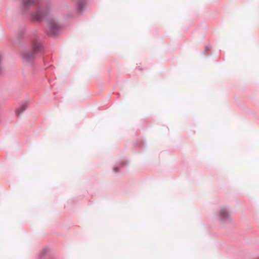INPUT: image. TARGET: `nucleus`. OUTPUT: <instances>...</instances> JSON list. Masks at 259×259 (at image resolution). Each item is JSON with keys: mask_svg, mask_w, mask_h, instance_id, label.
Here are the masks:
<instances>
[{"mask_svg": "<svg viewBox=\"0 0 259 259\" xmlns=\"http://www.w3.org/2000/svg\"><path fill=\"white\" fill-rule=\"evenodd\" d=\"M20 13L25 17H29L34 21L41 22L47 20L48 33L50 36H55L61 30V26L55 20L49 19L51 11V4L47 2L45 5L37 6L36 11L30 12L31 7L36 3H40V0H18Z\"/></svg>", "mask_w": 259, "mask_h": 259, "instance_id": "obj_1", "label": "nucleus"}, {"mask_svg": "<svg viewBox=\"0 0 259 259\" xmlns=\"http://www.w3.org/2000/svg\"><path fill=\"white\" fill-rule=\"evenodd\" d=\"M27 28L24 26H20L18 30V39L19 43L21 40H25L31 46L30 48L22 55L23 62L32 63L35 56L41 57L45 64L46 60L44 56L45 54V46L41 40L38 29H33L29 33L26 34ZM24 49H28L25 47Z\"/></svg>", "mask_w": 259, "mask_h": 259, "instance_id": "obj_2", "label": "nucleus"}, {"mask_svg": "<svg viewBox=\"0 0 259 259\" xmlns=\"http://www.w3.org/2000/svg\"><path fill=\"white\" fill-rule=\"evenodd\" d=\"M218 219L223 225L231 223L232 222L228 206H225L220 208L218 213Z\"/></svg>", "mask_w": 259, "mask_h": 259, "instance_id": "obj_3", "label": "nucleus"}, {"mask_svg": "<svg viewBox=\"0 0 259 259\" xmlns=\"http://www.w3.org/2000/svg\"><path fill=\"white\" fill-rule=\"evenodd\" d=\"M129 163L128 160L125 158H122L118 160L113 166V172L114 174H121L125 171L126 167Z\"/></svg>", "mask_w": 259, "mask_h": 259, "instance_id": "obj_4", "label": "nucleus"}, {"mask_svg": "<svg viewBox=\"0 0 259 259\" xmlns=\"http://www.w3.org/2000/svg\"><path fill=\"white\" fill-rule=\"evenodd\" d=\"M85 0H78L76 3V10L80 13V15H81V13L85 10Z\"/></svg>", "mask_w": 259, "mask_h": 259, "instance_id": "obj_5", "label": "nucleus"}, {"mask_svg": "<svg viewBox=\"0 0 259 259\" xmlns=\"http://www.w3.org/2000/svg\"><path fill=\"white\" fill-rule=\"evenodd\" d=\"M28 104L27 103H23L15 111L16 115L19 116L27 109Z\"/></svg>", "mask_w": 259, "mask_h": 259, "instance_id": "obj_6", "label": "nucleus"}, {"mask_svg": "<svg viewBox=\"0 0 259 259\" xmlns=\"http://www.w3.org/2000/svg\"><path fill=\"white\" fill-rule=\"evenodd\" d=\"M147 144L145 141L141 138H138L137 142L135 143V146L136 148L144 149L146 147Z\"/></svg>", "mask_w": 259, "mask_h": 259, "instance_id": "obj_7", "label": "nucleus"}, {"mask_svg": "<svg viewBox=\"0 0 259 259\" xmlns=\"http://www.w3.org/2000/svg\"><path fill=\"white\" fill-rule=\"evenodd\" d=\"M50 249L47 247H45L41 252V254L38 256V259H44V257L49 252Z\"/></svg>", "mask_w": 259, "mask_h": 259, "instance_id": "obj_8", "label": "nucleus"}, {"mask_svg": "<svg viewBox=\"0 0 259 259\" xmlns=\"http://www.w3.org/2000/svg\"><path fill=\"white\" fill-rule=\"evenodd\" d=\"M3 59V55L0 53V76L2 75L5 72V67L2 63Z\"/></svg>", "mask_w": 259, "mask_h": 259, "instance_id": "obj_9", "label": "nucleus"}, {"mask_svg": "<svg viewBox=\"0 0 259 259\" xmlns=\"http://www.w3.org/2000/svg\"><path fill=\"white\" fill-rule=\"evenodd\" d=\"M211 49V47L209 45L205 46L204 48V51L202 52V54L205 56L206 57H208L211 55V54H207V51Z\"/></svg>", "mask_w": 259, "mask_h": 259, "instance_id": "obj_10", "label": "nucleus"}, {"mask_svg": "<svg viewBox=\"0 0 259 259\" xmlns=\"http://www.w3.org/2000/svg\"><path fill=\"white\" fill-rule=\"evenodd\" d=\"M47 67H47V66H46V65L45 64L44 67V68L45 69H46Z\"/></svg>", "mask_w": 259, "mask_h": 259, "instance_id": "obj_11", "label": "nucleus"}, {"mask_svg": "<svg viewBox=\"0 0 259 259\" xmlns=\"http://www.w3.org/2000/svg\"><path fill=\"white\" fill-rule=\"evenodd\" d=\"M117 98H118L120 96V94L119 93L117 94Z\"/></svg>", "mask_w": 259, "mask_h": 259, "instance_id": "obj_12", "label": "nucleus"}, {"mask_svg": "<svg viewBox=\"0 0 259 259\" xmlns=\"http://www.w3.org/2000/svg\"><path fill=\"white\" fill-rule=\"evenodd\" d=\"M139 69L140 70H143V69L142 68H140V67L139 68Z\"/></svg>", "mask_w": 259, "mask_h": 259, "instance_id": "obj_13", "label": "nucleus"}, {"mask_svg": "<svg viewBox=\"0 0 259 259\" xmlns=\"http://www.w3.org/2000/svg\"><path fill=\"white\" fill-rule=\"evenodd\" d=\"M258 259H259V258Z\"/></svg>", "mask_w": 259, "mask_h": 259, "instance_id": "obj_14", "label": "nucleus"}]
</instances>
